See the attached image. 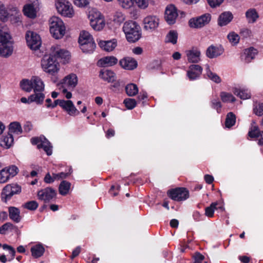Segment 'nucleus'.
I'll return each mask as SVG.
<instances>
[{"instance_id": "obj_57", "label": "nucleus", "mask_w": 263, "mask_h": 263, "mask_svg": "<svg viewBox=\"0 0 263 263\" xmlns=\"http://www.w3.org/2000/svg\"><path fill=\"white\" fill-rule=\"evenodd\" d=\"M13 225L10 222H7L0 227V234H5L9 230L13 229Z\"/></svg>"}, {"instance_id": "obj_33", "label": "nucleus", "mask_w": 263, "mask_h": 263, "mask_svg": "<svg viewBox=\"0 0 263 263\" xmlns=\"http://www.w3.org/2000/svg\"><path fill=\"white\" fill-rule=\"evenodd\" d=\"M32 256L35 258L41 257L45 252V248L42 244H36L31 247Z\"/></svg>"}, {"instance_id": "obj_1", "label": "nucleus", "mask_w": 263, "mask_h": 263, "mask_svg": "<svg viewBox=\"0 0 263 263\" xmlns=\"http://www.w3.org/2000/svg\"><path fill=\"white\" fill-rule=\"evenodd\" d=\"M123 31L125 34L127 41L129 42H136L141 36L140 26L134 21L126 22L123 25Z\"/></svg>"}, {"instance_id": "obj_25", "label": "nucleus", "mask_w": 263, "mask_h": 263, "mask_svg": "<svg viewBox=\"0 0 263 263\" xmlns=\"http://www.w3.org/2000/svg\"><path fill=\"white\" fill-rule=\"evenodd\" d=\"M233 18V14L229 11L222 13L218 17V24L220 26H224L231 22Z\"/></svg>"}, {"instance_id": "obj_54", "label": "nucleus", "mask_w": 263, "mask_h": 263, "mask_svg": "<svg viewBox=\"0 0 263 263\" xmlns=\"http://www.w3.org/2000/svg\"><path fill=\"white\" fill-rule=\"evenodd\" d=\"M9 13L3 5H0V20L5 22L8 18Z\"/></svg>"}, {"instance_id": "obj_39", "label": "nucleus", "mask_w": 263, "mask_h": 263, "mask_svg": "<svg viewBox=\"0 0 263 263\" xmlns=\"http://www.w3.org/2000/svg\"><path fill=\"white\" fill-rule=\"evenodd\" d=\"M42 92H34V94L30 95L31 101L32 102H34L37 104H42L45 99V95Z\"/></svg>"}, {"instance_id": "obj_38", "label": "nucleus", "mask_w": 263, "mask_h": 263, "mask_svg": "<svg viewBox=\"0 0 263 263\" xmlns=\"http://www.w3.org/2000/svg\"><path fill=\"white\" fill-rule=\"evenodd\" d=\"M80 46L81 49L83 52L86 53H90L94 51L96 48V44L95 41L91 42H88V43H86L80 45Z\"/></svg>"}, {"instance_id": "obj_43", "label": "nucleus", "mask_w": 263, "mask_h": 263, "mask_svg": "<svg viewBox=\"0 0 263 263\" xmlns=\"http://www.w3.org/2000/svg\"><path fill=\"white\" fill-rule=\"evenodd\" d=\"M205 71L206 75L210 80L216 83H219L221 82L220 77L217 74L211 71L208 65H206Z\"/></svg>"}, {"instance_id": "obj_6", "label": "nucleus", "mask_w": 263, "mask_h": 263, "mask_svg": "<svg viewBox=\"0 0 263 263\" xmlns=\"http://www.w3.org/2000/svg\"><path fill=\"white\" fill-rule=\"evenodd\" d=\"M31 142L33 145H37L39 149L43 148L48 156L52 154V146L44 136L31 138Z\"/></svg>"}, {"instance_id": "obj_3", "label": "nucleus", "mask_w": 263, "mask_h": 263, "mask_svg": "<svg viewBox=\"0 0 263 263\" xmlns=\"http://www.w3.org/2000/svg\"><path fill=\"white\" fill-rule=\"evenodd\" d=\"M41 65L44 71L51 74H53L59 70L58 63L53 54L45 55L41 61Z\"/></svg>"}, {"instance_id": "obj_61", "label": "nucleus", "mask_w": 263, "mask_h": 263, "mask_svg": "<svg viewBox=\"0 0 263 263\" xmlns=\"http://www.w3.org/2000/svg\"><path fill=\"white\" fill-rule=\"evenodd\" d=\"M110 89L115 92H120L122 89L121 82L119 81L115 82L112 85L110 86Z\"/></svg>"}, {"instance_id": "obj_44", "label": "nucleus", "mask_w": 263, "mask_h": 263, "mask_svg": "<svg viewBox=\"0 0 263 263\" xmlns=\"http://www.w3.org/2000/svg\"><path fill=\"white\" fill-rule=\"evenodd\" d=\"M236 122L235 115L232 112H229L226 117L225 126L227 128H230L233 126Z\"/></svg>"}, {"instance_id": "obj_27", "label": "nucleus", "mask_w": 263, "mask_h": 263, "mask_svg": "<svg viewBox=\"0 0 263 263\" xmlns=\"http://www.w3.org/2000/svg\"><path fill=\"white\" fill-rule=\"evenodd\" d=\"M13 52L12 42L0 44V55L5 58L9 57Z\"/></svg>"}, {"instance_id": "obj_12", "label": "nucleus", "mask_w": 263, "mask_h": 263, "mask_svg": "<svg viewBox=\"0 0 263 263\" xmlns=\"http://www.w3.org/2000/svg\"><path fill=\"white\" fill-rule=\"evenodd\" d=\"M168 195L174 200L182 201L189 197V192L185 188H177L169 191Z\"/></svg>"}, {"instance_id": "obj_64", "label": "nucleus", "mask_w": 263, "mask_h": 263, "mask_svg": "<svg viewBox=\"0 0 263 263\" xmlns=\"http://www.w3.org/2000/svg\"><path fill=\"white\" fill-rule=\"evenodd\" d=\"M56 179H54V173L51 176L49 173H48L44 177V181L47 183H53Z\"/></svg>"}, {"instance_id": "obj_56", "label": "nucleus", "mask_w": 263, "mask_h": 263, "mask_svg": "<svg viewBox=\"0 0 263 263\" xmlns=\"http://www.w3.org/2000/svg\"><path fill=\"white\" fill-rule=\"evenodd\" d=\"M211 107L217 110L218 113L220 112L221 104L218 99H213L211 101Z\"/></svg>"}, {"instance_id": "obj_51", "label": "nucleus", "mask_w": 263, "mask_h": 263, "mask_svg": "<svg viewBox=\"0 0 263 263\" xmlns=\"http://www.w3.org/2000/svg\"><path fill=\"white\" fill-rule=\"evenodd\" d=\"M261 132L257 126H254L250 129L248 135L252 138H258Z\"/></svg>"}, {"instance_id": "obj_5", "label": "nucleus", "mask_w": 263, "mask_h": 263, "mask_svg": "<svg viewBox=\"0 0 263 263\" xmlns=\"http://www.w3.org/2000/svg\"><path fill=\"white\" fill-rule=\"evenodd\" d=\"M56 8L62 15L72 17L74 15V10L71 3L65 0H58L55 3Z\"/></svg>"}, {"instance_id": "obj_58", "label": "nucleus", "mask_w": 263, "mask_h": 263, "mask_svg": "<svg viewBox=\"0 0 263 263\" xmlns=\"http://www.w3.org/2000/svg\"><path fill=\"white\" fill-rule=\"evenodd\" d=\"M74 4L77 6L82 8L86 7L89 4L90 0H72Z\"/></svg>"}, {"instance_id": "obj_21", "label": "nucleus", "mask_w": 263, "mask_h": 263, "mask_svg": "<svg viewBox=\"0 0 263 263\" xmlns=\"http://www.w3.org/2000/svg\"><path fill=\"white\" fill-rule=\"evenodd\" d=\"M12 42L10 31L7 26L4 24H0V44Z\"/></svg>"}, {"instance_id": "obj_13", "label": "nucleus", "mask_w": 263, "mask_h": 263, "mask_svg": "<svg viewBox=\"0 0 263 263\" xmlns=\"http://www.w3.org/2000/svg\"><path fill=\"white\" fill-rule=\"evenodd\" d=\"M178 14L176 7L172 5L166 7L165 11V20L169 25H173L175 23Z\"/></svg>"}, {"instance_id": "obj_8", "label": "nucleus", "mask_w": 263, "mask_h": 263, "mask_svg": "<svg viewBox=\"0 0 263 263\" xmlns=\"http://www.w3.org/2000/svg\"><path fill=\"white\" fill-rule=\"evenodd\" d=\"M22 190L21 186L17 184L12 183L6 185L3 189L2 197L4 199L5 202L11 199L15 194L21 193Z\"/></svg>"}, {"instance_id": "obj_59", "label": "nucleus", "mask_w": 263, "mask_h": 263, "mask_svg": "<svg viewBox=\"0 0 263 263\" xmlns=\"http://www.w3.org/2000/svg\"><path fill=\"white\" fill-rule=\"evenodd\" d=\"M2 247L3 249L8 250L11 255V258L10 259H9L8 260L11 261V260H12L14 258L15 254V249L11 246H9L7 244L3 245Z\"/></svg>"}, {"instance_id": "obj_10", "label": "nucleus", "mask_w": 263, "mask_h": 263, "mask_svg": "<svg viewBox=\"0 0 263 263\" xmlns=\"http://www.w3.org/2000/svg\"><path fill=\"white\" fill-rule=\"evenodd\" d=\"M18 169L15 165H10L0 171V183L7 182L18 173Z\"/></svg>"}, {"instance_id": "obj_52", "label": "nucleus", "mask_w": 263, "mask_h": 263, "mask_svg": "<svg viewBox=\"0 0 263 263\" xmlns=\"http://www.w3.org/2000/svg\"><path fill=\"white\" fill-rule=\"evenodd\" d=\"M125 106L128 109H132L136 107L137 102L135 99L132 98H126L123 102Z\"/></svg>"}, {"instance_id": "obj_40", "label": "nucleus", "mask_w": 263, "mask_h": 263, "mask_svg": "<svg viewBox=\"0 0 263 263\" xmlns=\"http://www.w3.org/2000/svg\"><path fill=\"white\" fill-rule=\"evenodd\" d=\"M71 183L67 181H62L59 187V193L63 196L66 195L70 190Z\"/></svg>"}, {"instance_id": "obj_26", "label": "nucleus", "mask_w": 263, "mask_h": 263, "mask_svg": "<svg viewBox=\"0 0 263 263\" xmlns=\"http://www.w3.org/2000/svg\"><path fill=\"white\" fill-rule=\"evenodd\" d=\"M233 93L241 99L245 100L251 98L250 91L246 87H235L233 89Z\"/></svg>"}, {"instance_id": "obj_49", "label": "nucleus", "mask_w": 263, "mask_h": 263, "mask_svg": "<svg viewBox=\"0 0 263 263\" xmlns=\"http://www.w3.org/2000/svg\"><path fill=\"white\" fill-rule=\"evenodd\" d=\"M217 204L216 202H213L211 204L210 206L206 207L205 209V215L209 217H212Z\"/></svg>"}, {"instance_id": "obj_53", "label": "nucleus", "mask_w": 263, "mask_h": 263, "mask_svg": "<svg viewBox=\"0 0 263 263\" xmlns=\"http://www.w3.org/2000/svg\"><path fill=\"white\" fill-rule=\"evenodd\" d=\"M254 113L258 116H261L263 115V103H259L254 105L253 107Z\"/></svg>"}, {"instance_id": "obj_50", "label": "nucleus", "mask_w": 263, "mask_h": 263, "mask_svg": "<svg viewBox=\"0 0 263 263\" xmlns=\"http://www.w3.org/2000/svg\"><path fill=\"white\" fill-rule=\"evenodd\" d=\"M22 206L29 210L34 211L37 208L39 204L36 201L32 200L25 203Z\"/></svg>"}, {"instance_id": "obj_46", "label": "nucleus", "mask_w": 263, "mask_h": 263, "mask_svg": "<svg viewBox=\"0 0 263 263\" xmlns=\"http://www.w3.org/2000/svg\"><path fill=\"white\" fill-rule=\"evenodd\" d=\"M229 42L233 46L238 44L240 40L239 35L234 31L230 32L227 35Z\"/></svg>"}, {"instance_id": "obj_34", "label": "nucleus", "mask_w": 263, "mask_h": 263, "mask_svg": "<svg viewBox=\"0 0 263 263\" xmlns=\"http://www.w3.org/2000/svg\"><path fill=\"white\" fill-rule=\"evenodd\" d=\"M23 13L28 17L34 18L36 16V10L32 4H27L24 6Z\"/></svg>"}, {"instance_id": "obj_35", "label": "nucleus", "mask_w": 263, "mask_h": 263, "mask_svg": "<svg viewBox=\"0 0 263 263\" xmlns=\"http://www.w3.org/2000/svg\"><path fill=\"white\" fill-rule=\"evenodd\" d=\"M13 143V137L12 134L8 133L5 136H3L0 141L1 145L6 148H9Z\"/></svg>"}, {"instance_id": "obj_4", "label": "nucleus", "mask_w": 263, "mask_h": 263, "mask_svg": "<svg viewBox=\"0 0 263 263\" xmlns=\"http://www.w3.org/2000/svg\"><path fill=\"white\" fill-rule=\"evenodd\" d=\"M88 18L91 27L96 31L102 30L105 26V20L99 11H92L89 12Z\"/></svg>"}, {"instance_id": "obj_60", "label": "nucleus", "mask_w": 263, "mask_h": 263, "mask_svg": "<svg viewBox=\"0 0 263 263\" xmlns=\"http://www.w3.org/2000/svg\"><path fill=\"white\" fill-rule=\"evenodd\" d=\"M71 169L69 170V173L61 172L58 174L54 173V179H56V180H59L62 179L66 178L71 173L72 171H71Z\"/></svg>"}, {"instance_id": "obj_55", "label": "nucleus", "mask_w": 263, "mask_h": 263, "mask_svg": "<svg viewBox=\"0 0 263 263\" xmlns=\"http://www.w3.org/2000/svg\"><path fill=\"white\" fill-rule=\"evenodd\" d=\"M120 5L123 8L128 9L134 4L133 0H117Z\"/></svg>"}, {"instance_id": "obj_30", "label": "nucleus", "mask_w": 263, "mask_h": 263, "mask_svg": "<svg viewBox=\"0 0 263 263\" xmlns=\"http://www.w3.org/2000/svg\"><path fill=\"white\" fill-rule=\"evenodd\" d=\"M32 90L34 92L43 91L44 90V84L41 79L37 76H33L31 78Z\"/></svg>"}, {"instance_id": "obj_36", "label": "nucleus", "mask_w": 263, "mask_h": 263, "mask_svg": "<svg viewBox=\"0 0 263 263\" xmlns=\"http://www.w3.org/2000/svg\"><path fill=\"white\" fill-rule=\"evenodd\" d=\"M88 42H94L92 36L88 31H81L79 38V44L81 45L86 43H88Z\"/></svg>"}, {"instance_id": "obj_47", "label": "nucleus", "mask_w": 263, "mask_h": 263, "mask_svg": "<svg viewBox=\"0 0 263 263\" xmlns=\"http://www.w3.org/2000/svg\"><path fill=\"white\" fill-rule=\"evenodd\" d=\"M221 99L223 102H234L236 99L235 97L228 92L222 91L220 93Z\"/></svg>"}, {"instance_id": "obj_31", "label": "nucleus", "mask_w": 263, "mask_h": 263, "mask_svg": "<svg viewBox=\"0 0 263 263\" xmlns=\"http://www.w3.org/2000/svg\"><path fill=\"white\" fill-rule=\"evenodd\" d=\"M116 74L111 70L102 69L100 71L99 77L104 81L111 82L115 80Z\"/></svg>"}, {"instance_id": "obj_41", "label": "nucleus", "mask_w": 263, "mask_h": 263, "mask_svg": "<svg viewBox=\"0 0 263 263\" xmlns=\"http://www.w3.org/2000/svg\"><path fill=\"white\" fill-rule=\"evenodd\" d=\"M125 91L128 96H135L138 92L137 86L134 83H129L125 86Z\"/></svg>"}, {"instance_id": "obj_29", "label": "nucleus", "mask_w": 263, "mask_h": 263, "mask_svg": "<svg viewBox=\"0 0 263 263\" xmlns=\"http://www.w3.org/2000/svg\"><path fill=\"white\" fill-rule=\"evenodd\" d=\"M187 60L191 63H198L200 61V52L197 49H192L186 51Z\"/></svg>"}, {"instance_id": "obj_48", "label": "nucleus", "mask_w": 263, "mask_h": 263, "mask_svg": "<svg viewBox=\"0 0 263 263\" xmlns=\"http://www.w3.org/2000/svg\"><path fill=\"white\" fill-rule=\"evenodd\" d=\"M125 19L124 14L120 11H116L113 16V21L118 24H121Z\"/></svg>"}, {"instance_id": "obj_32", "label": "nucleus", "mask_w": 263, "mask_h": 263, "mask_svg": "<svg viewBox=\"0 0 263 263\" xmlns=\"http://www.w3.org/2000/svg\"><path fill=\"white\" fill-rule=\"evenodd\" d=\"M247 21L249 24L255 23L259 17V14L255 8H250L245 13Z\"/></svg>"}, {"instance_id": "obj_62", "label": "nucleus", "mask_w": 263, "mask_h": 263, "mask_svg": "<svg viewBox=\"0 0 263 263\" xmlns=\"http://www.w3.org/2000/svg\"><path fill=\"white\" fill-rule=\"evenodd\" d=\"M120 186L118 184L113 185L111 186L109 191V194L113 196H116L118 195V192L120 191Z\"/></svg>"}, {"instance_id": "obj_42", "label": "nucleus", "mask_w": 263, "mask_h": 263, "mask_svg": "<svg viewBox=\"0 0 263 263\" xmlns=\"http://www.w3.org/2000/svg\"><path fill=\"white\" fill-rule=\"evenodd\" d=\"M178 33L175 30H171L167 34L165 37L166 43H171L173 44H176L177 42Z\"/></svg>"}, {"instance_id": "obj_15", "label": "nucleus", "mask_w": 263, "mask_h": 263, "mask_svg": "<svg viewBox=\"0 0 263 263\" xmlns=\"http://www.w3.org/2000/svg\"><path fill=\"white\" fill-rule=\"evenodd\" d=\"M202 68L199 65L192 64L187 71V77L190 81L198 79L202 73Z\"/></svg>"}, {"instance_id": "obj_18", "label": "nucleus", "mask_w": 263, "mask_h": 263, "mask_svg": "<svg viewBox=\"0 0 263 263\" xmlns=\"http://www.w3.org/2000/svg\"><path fill=\"white\" fill-rule=\"evenodd\" d=\"M120 65L126 70H133L138 65L137 62L133 58L125 57L119 61Z\"/></svg>"}, {"instance_id": "obj_28", "label": "nucleus", "mask_w": 263, "mask_h": 263, "mask_svg": "<svg viewBox=\"0 0 263 263\" xmlns=\"http://www.w3.org/2000/svg\"><path fill=\"white\" fill-rule=\"evenodd\" d=\"M9 216L10 219L15 223H18L21 220L20 210L14 206H10L8 208Z\"/></svg>"}, {"instance_id": "obj_9", "label": "nucleus", "mask_w": 263, "mask_h": 263, "mask_svg": "<svg viewBox=\"0 0 263 263\" xmlns=\"http://www.w3.org/2000/svg\"><path fill=\"white\" fill-rule=\"evenodd\" d=\"M26 40L28 46L32 50L38 49L41 45V39L37 33L28 31L26 34Z\"/></svg>"}, {"instance_id": "obj_22", "label": "nucleus", "mask_w": 263, "mask_h": 263, "mask_svg": "<svg viewBox=\"0 0 263 263\" xmlns=\"http://www.w3.org/2000/svg\"><path fill=\"white\" fill-rule=\"evenodd\" d=\"M52 54L54 57L63 59L67 62L70 58V53L67 50L60 49L58 46L51 47Z\"/></svg>"}, {"instance_id": "obj_37", "label": "nucleus", "mask_w": 263, "mask_h": 263, "mask_svg": "<svg viewBox=\"0 0 263 263\" xmlns=\"http://www.w3.org/2000/svg\"><path fill=\"white\" fill-rule=\"evenodd\" d=\"M9 133L15 135H20L22 133V128L21 124L18 122H13L9 125Z\"/></svg>"}, {"instance_id": "obj_14", "label": "nucleus", "mask_w": 263, "mask_h": 263, "mask_svg": "<svg viewBox=\"0 0 263 263\" xmlns=\"http://www.w3.org/2000/svg\"><path fill=\"white\" fill-rule=\"evenodd\" d=\"M159 23V20L157 16H147L143 20L144 29L147 31H152L158 27Z\"/></svg>"}, {"instance_id": "obj_2", "label": "nucleus", "mask_w": 263, "mask_h": 263, "mask_svg": "<svg viewBox=\"0 0 263 263\" xmlns=\"http://www.w3.org/2000/svg\"><path fill=\"white\" fill-rule=\"evenodd\" d=\"M50 32L52 36L56 39H61L65 34V27L62 20L59 17L53 16L49 20Z\"/></svg>"}, {"instance_id": "obj_24", "label": "nucleus", "mask_w": 263, "mask_h": 263, "mask_svg": "<svg viewBox=\"0 0 263 263\" xmlns=\"http://www.w3.org/2000/svg\"><path fill=\"white\" fill-rule=\"evenodd\" d=\"M257 53V50L251 47L244 50L241 58L246 63H249L255 58Z\"/></svg>"}, {"instance_id": "obj_20", "label": "nucleus", "mask_w": 263, "mask_h": 263, "mask_svg": "<svg viewBox=\"0 0 263 263\" xmlns=\"http://www.w3.org/2000/svg\"><path fill=\"white\" fill-rule=\"evenodd\" d=\"M223 51V48L221 46H214L212 45L206 49V55L208 58L213 59L221 55Z\"/></svg>"}, {"instance_id": "obj_45", "label": "nucleus", "mask_w": 263, "mask_h": 263, "mask_svg": "<svg viewBox=\"0 0 263 263\" xmlns=\"http://www.w3.org/2000/svg\"><path fill=\"white\" fill-rule=\"evenodd\" d=\"M31 79L30 80L24 79L20 82V86L22 89L26 92H30L32 90Z\"/></svg>"}, {"instance_id": "obj_16", "label": "nucleus", "mask_w": 263, "mask_h": 263, "mask_svg": "<svg viewBox=\"0 0 263 263\" xmlns=\"http://www.w3.org/2000/svg\"><path fill=\"white\" fill-rule=\"evenodd\" d=\"M60 106L67 111L70 116L79 115V111L74 106L73 102L70 100H64L61 102Z\"/></svg>"}, {"instance_id": "obj_19", "label": "nucleus", "mask_w": 263, "mask_h": 263, "mask_svg": "<svg viewBox=\"0 0 263 263\" xmlns=\"http://www.w3.org/2000/svg\"><path fill=\"white\" fill-rule=\"evenodd\" d=\"M118 62L117 58L114 56H106L101 58L97 62L99 67H110L116 65Z\"/></svg>"}, {"instance_id": "obj_17", "label": "nucleus", "mask_w": 263, "mask_h": 263, "mask_svg": "<svg viewBox=\"0 0 263 263\" xmlns=\"http://www.w3.org/2000/svg\"><path fill=\"white\" fill-rule=\"evenodd\" d=\"M99 47L103 50L107 52L113 51L117 46V40L113 39L110 40L103 41L98 42Z\"/></svg>"}, {"instance_id": "obj_11", "label": "nucleus", "mask_w": 263, "mask_h": 263, "mask_svg": "<svg viewBox=\"0 0 263 263\" xmlns=\"http://www.w3.org/2000/svg\"><path fill=\"white\" fill-rule=\"evenodd\" d=\"M210 20L211 15L206 13L196 18H191L189 20V24L191 28H199L208 24Z\"/></svg>"}, {"instance_id": "obj_7", "label": "nucleus", "mask_w": 263, "mask_h": 263, "mask_svg": "<svg viewBox=\"0 0 263 263\" xmlns=\"http://www.w3.org/2000/svg\"><path fill=\"white\" fill-rule=\"evenodd\" d=\"M37 198L45 203H48L56 199L57 192L50 187H47L37 192Z\"/></svg>"}, {"instance_id": "obj_23", "label": "nucleus", "mask_w": 263, "mask_h": 263, "mask_svg": "<svg viewBox=\"0 0 263 263\" xmlns=\"http://www.w3.org/2000/svg\"><path fill=\"white\" fill-rule=\"evenodd\" d=\"M63 84L69 89H73L78 84V78L76 74L71 73L63 79Z\"/></svg>"}, {"instance_id": "obj_63", "label": "nucleus", "mask_w": 263, "mask_h": 263, "mask_svg": "<svg viewBox=\"0 0 263 263\" xmlns=\"http://www.w3.org/2000/svg\"><path fill=\"white\" fill-rule=\"evenodd\" d=\"M137 6L141 8L144 9L148 5V0H134Z\"/></svg>"}]
</instances>
